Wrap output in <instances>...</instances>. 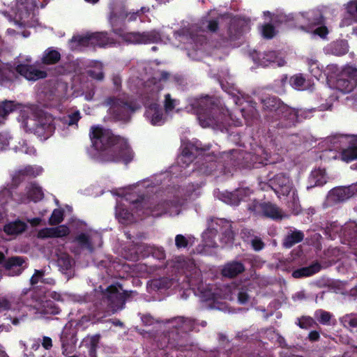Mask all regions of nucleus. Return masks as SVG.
<instances>
[{
    "mask_svg": "<svg viewBox=\"0 0 357 357\" xmlns=\"http://www.w3.org/2000/svg\"><path fill=\"white\" fill-rule=\"evenodd\" d=\"M89 137L94 149L100 153L106 162L128 165L134 158V152L126 139L114 135L112 130L100 126H93Z\"/></svg>",
    "mask_w": 357,
    "mask_h": 357,
    "instance_id": "1",
    "label": "nucleus"
},
{
    "mask_svg": "<svg viewBox=\"0 0 357 357\" xmlns=\"http://www.w3.org/2000/svg\"><path fill=\"white\" fill-rule=\"evenodd\" d=\"M192 106L196 110L197 119L203 128L220 129L228 122L227 110L215 97L205 96L196 98Z\"/></svg>",
    "mask_w": 357,
    "mask_h": 357,
    "instance_id": "2",
    "label": "nucleus"
},
{
    "mask_svg": "<svg viewBox=\"0 0 357 357\" xmlns=\"http://www.w3.org/2000/svg\"><path fill=\"white\" fill-rule=\"evenodd\" d=\"M222 158L225 160V168H260L270 163L268 153L261 146L254 152L233 149L224 153Z\"/></svg>",
    "mask_w": 357,
    "mask_h": 357,
    "instance_id": "3",
    "label": "nucleus"
},
{
    "mask_svg": "<svg viewBox=\"0 0 357 357\" xmlns=\"http://www.w3.org/2000/svg\"><path fill=\"white\" fill-rule=\"evenodd\" d=\"M96 315L105 317L114 314L124 307V301L114 285L109 286L100 294L94 303Z\"/></svg>",
    "mask_w": 357,
    "mask_h": 357,
    "instance_id": "4",
    "label": "nucleus"
},
{
    "mask_svg": "<svg viewBox=\"0 0 357 357\" xmlns=\"http://www.w3.org/2000/svg\"><path fill=\"white\" fill-rule=\"evenodd\" d=\"M24 126L26 132L33 133L41 139H48L55 130L52 116L43 112L34 115V118L27 117L24 120Z\"/></svg>",
    "mask_w": 357,
    "mask_h": 357,
    "instance_id": "5",
    "label": "nucleus"
},
{
    "mask_svg": "<svg viewBox=\"0 0 357 357\" xmlns=\"http://www.w3.org/2000/svg\"><path fill=\"white\" fill-rule=\"evenodd\" d=\"M158 346L162 349L167 348L183 352L191 350L192 344L189 334L183 335L176 331H169L161 336V341Z\"/></svg>",
    "mask_w": 357,
    "mask_h": 357,
    "instance_id": "6",
    "label": "nucleus"
},
{
    "mask_svg": "<svg viewBox=\"0 0 357 357\" xmlns=\"http://www.w3.org/2000/svg\"><path fill=\"white\" fill-rule=\"evenodd\" d=\"M108 103L110 105L112 114L119 121H129L131 114L139 109L135 102L123 98H109Z\"/></svg>",
    "mask_w": 357,
    "mask_h": 357,
    "instance_id": "7",
    "label": "nucleus"
},
{
    "mask_svg": "<svg viewBox=\"0 0 357 357\" xmlns=\"http://www.w3.org/2000/svg\"><path fill=\"white\" fill-rule=\"evenodd\" d=\"M158 93H156L151 100H146L144 101L146 108L144 116L151 124L155 126L163 125L167 120V117L164 115L162 109L158 103Z\"/></svg>",
    "mask_w": 357,
    "mask_h": 357,
    "instance_id": "8",
    "label": "nucleus"
},
{
    "mask_svg": "<svg viewBox=\"0 0 357 357\" xmlns=\"http://www.w3.org/2000/svg\"><path fill=\"white\" fill-rule=\"evenodd\" d=\"M248 208L255 215H261L274 220H280L282 218L280 208L271 202H259L254 200L248 205Z\"/></svg>",
    "mask_w": 357,
    "mask_h": 357,
    "instance_id": "9",
    "label": "nucleus"
},
{
    "mask_svg": "<svg viewBox=\"0 0 357 357\" xmlns=\"http://www.w3.org/2000/svg\"><path fill=\"white\" fill-rule=\"evenodd\" d=\"M27 258L22 256L8 257L3 264V268L9 276H18L27 268Z\"/></svg>",
    "mask_w": 357,
    "mask_h": 357,
    "instance_id": "10",
    "label": "nucleus"
},
{
    "mask_svg": "<svg viewBox=\"0 0 357 357\" xmlns=\"http://www.w3.org/2000/svg\"><path fill=\"white\" fill-rule=\"evenodd\" d=\"M296 116V109L285 104L275 117V120L278 121L276 126L279 128H288L295 126L297 123Z\"/></svg>",
    "mask_w": 357,
    "mask_h": 357,
    "instance_id": "11",
    "label": "nucleus"
},
{
    "mask_svg": "<svg viewBox=\"0 0 357 357\" xmlns=\"http://www.w3.org/2000/svg\"><path fill=\"white\" fill-rule=\"evenodd\" d=\"M269 182L275 193L283 196H288L294 189L292 181L284 173L275 175Z\"/></svg>",
    "mask_w": 357,
    "mask_h": 357,
    "instance_id": "12",
    "label": "nucleus"
},
{
    "mask_svg": "<svg viewBox=\"0 0 357 357\" xmlns=\"http://www.w3.org/2000/svg\"><path fill=\"white\" fill-rule=\"evenodd\" d=\"M215 227H212L216 233H220V241L224 244H232L234 241L235 234L232 230L231 224L225 219H215Z\"/></svg>",
    "mask_w": 357,
    "mask_h": 357,
    "instance_id": "13",
    "label": "nucleus"
},
{
    "mask_svg": "<svg viewBox=\"0 0 357 357\" xmlns=\"http://www.w3.org/2000/svg\"><path fill=\"white\" fill-rule=\"evenodd\" d=\"M158 38V35L154 32H127L123 36L125 42L134 45L153 43Z\"/></svg>",
    "mask_w": 357,
    "mask_h": 357,
    "instance_id": "14",
    "label": "nucleus"
},
{
    "mask_svg": "<svg viewBox=\"0 0 357 357\" xmlns=\"http://www.w3.org/2000/svg\"><path fill=\"white\" fill-rule=\"evenodd\" d=\"M357 196V184L333 188L329 197L335 203L343 202L349 198Z\"/></svg>",
    "mask_w": 357,
    "mask_h": 357,
    "instance_id": "15",
    "label": "nucleus"
},
{
    "mask_svg": "<svg viewBox=\"0 0 357 357\" xmlns=\"http://www.w3.org/2000/svg\"><path fill=\"white\" fill-rule=\"evenodd\" d=\"M77 330L72 325H66L61 332L60 341L61 344L62 354L66 355L70 347L76 344Z\"/></svg>",
    "mask_w": 357,
    "mask_h": 357,
    "instance_id": "16",
    "label": "nucleus"
},
{
    "mask_svg": "<svg viewBox=\"0 0 357 357\" xmlns=\"http://www.w3.org/2000/svg\"><path fill=\"white\" fill-rule=\"evenodd\" d=\"M172 324V328L170 331H176L180 334L187 333L192 331L195 328V320L191 318L184 317H174L169 321Z\"/></svg>",
    "mask_w": 357,
    "mask_h": 357,
    "instance_id": "17",
    "label": "nucleus"
},
{
    "mask_svg": "<svg viewBox=\"0 0 357 357\" xmlns=\"http://www.w3.org/2000/svg\"><path fill=\"white\" fill-rule=\"evenodd\" d=\"M209 149L199 148L194 144H189L185 146L181 152V154L178 158V163L182 166H188L195 158L201 154L203 151Z\"/></svg>",
    "mask_w": 357,
    "mask_h": 357,
    "instance_id": "18",
    "label": "nucleus"
},
{
    "mask_svg": "<svg viewBox=\"0 0 357 357\" xmlns=\"http://www.w3.org/2000/svg\"><path fill=\"white\" fill-rule=\"evenodd\" d=\"M17 75L23 76L28 80L36 81L47 77V73L37 69L35 66L28 64H19L16 66Z\"/></svg>",
    "mask_w": 357,
    "mask_h": 357,
    "instance_id": "19",
    "label": "nucleus"
},
{
    "mask_svg": "<svg viewBox=\"0 0 357 357\" xmlns=\"http://www.w3.org/2000/svg\"><path fill=\"white\" fill-rule=\"evenodd\" d=\"M144 213L146 215L159 217L168 211L170 204L167 200H161L160 202H152L149 206H146V204L144 203Z\"/></svg>",
    "mask_w": 357,
    "mask_h": 357,
    "instance_id": "20",
    "label": "nucleus"
},
{
    "mask_svg": "<svg viewBox=\"0 0 357 357\" xmlns=\"http://www.w3.org/2000/svg\"><path fill=\"white\" fill-rule=\"evenodd\" d=\"M303 17L306 18L307 24L306 26H301L300 29L306 32H311L314 26L324 24V17L319 10H310Z\"/></svg>",
    "mask_w": 357,
    "mask_h": 357,
    "instance_id": "21",
    "label": "nucleus"
},
{
    "mask_svg": "<svg viewBox=\"0 0 357 357\" xmlns=\"http://www.w3.org/2000/svg\"><path fill=\"white\" fill-rule=\"evenodd\" d=\"M264 110L271 113L273 119L285 105L279 98L273 96H266L261 100Z\"/></svg>",
    "mask_w": 357,
    "mask_h": 357,
    "instance_id": "22",
    "label": "nucleus"
},
{
    "mask_svg": "<svg viewBox=\"0 0 357 357\" xmlns=\"http://www.w3.org/2000/svg\"><path fill=\"white\" fill-rule=\"evenodd\" d=\"M245 271V266L243 263L233 261L225 265L222 270V275L224 277L234 278Z\"/></svg>",
    "mask_w": 357,
    "mask_h": 357,
    "instance_id": "23",
    "label": "nucleus"
},
{
    "mask_svg": "<svg viewBox=\"0 0 357 357\" xmlns=\"http://www.w3.org/2000/svg\"><path fill=\"white\" fill-rule=\"evenodd\" d=\"M27 227L25 222L18 219L6 224L3 226V231L9 236H17L24 232Z\"/></svg>",
    "mask_w": 357,
    "mask_h": 357,
    "instance_id": "24",
    "label": "nucleus"
},
{
    "mask_svg": "<svg viewBox=\"0 0 357 357\" xmlns=\"http://www.w3.org/2000/svg\"><path fill=\"white\" fill-rule=\"evenodd\" d=\"M321 268V266L319 262H314L308 266L297 268L294 270L291 275L294 278H302L310 277L318 273Z\"/></svg>",
    "mask_w": 357,
    "mask_h": 357,
    "instance_id": "25",
    "label": "nucleus"
},
{
    "mask_svg": "<svg viewBox=\"0 0 357 357\" xmlns=\"http://www.w3.org/2000/svg\"><path fill=\"white\" fill-rule=\"evenodd\" d=\"M6 197V198L2 201L3 204L7 203L9 199H13L18 204H26L29 202L27 192L13 193L10 189L4 188L0 192V197Z\"/></svg>",
    "mask_w": 357,
    "mask_h": 357,
    "instance_id": "26",
    "label": "nucleus"
},
{
    "mask_svg": "<svg viewBox=\"0 0 357 357\" xmlns=\"http://www.w3.org/2000/svg\"><path fill=\"white\" fill-rule=\"evenodd\" d=\"M305 237L304 233L301 230H294L289 232L282 241V246L285 248H291L294 245L301 243Z\"/></svg>",
    "mask_w": 357,
    "mask_h": 357,
    "instance_id": "27",
    "label": "nucleus"
},
{
    "mask_svg": "<svg viewBox=\"0 0 357 357\" xmlns=\"http://www.w3.org/2000/svg\"><path fill=\"white\" fill-rule=\"evenodd\" d=\"M326 183L325 172L320 169H315L310 174L307 189L310 190L316 186H322Z\"/></svg>",
    "mask_w": 357,
    "mask_h": 357,
    "instance_id": "28",
    "label": "nucleus"
},
{
    "mask_svg": "<svg viewBox=\"0 0 357 357\" xmlns=\"http://www.w3.org/2000/svg\"><path fill=\"white\" fill-rule=\"evenodd\" d=\"M18 78L16 67L10 64L0 66V82H13Z\"/></svg>",
    "mask_w": 357,
    "mask_h": 357,
    "instance_id": "29",
    "label": "nucleus"
},
{
    "mask_svg": "<svg viewBox=\"0 0 357 357\" xmlns=\"http://www.w3.org/2000/svg\"><path fill=\"white\" fill-rule=\"evenodd\" d=\"M38 173L36 172L32 166H26L22 169L16 171L13 176V183L16 185H19L26 176L36 177Z\"/></svg>",
    "mask_w": 357,
    "mask_h": 357,
    "instance_id": "30",
    "label": "nucleus"
},
{
    "mask_svg": "<svg viewBox=\"0 0 357 357\" xmlns=\"http://www.w3.org/2000/svg\"><path fill=\"white\" fill-rule=\"evenodd\" d=\"M70 42L72 44L71 47L73 50H79L82 47H92L91 33H87L84 36H73Z\"/></svg>",
    "mask_w": 357,
    "mask_h": 357,
    "instance_id": "31",
    "label": "nucleus"
},
{
    "mask_svg": "<svg viewBox=\"0 0 357 357\" xmlns=\"http://www.w3.org/2000/svg\"><path fill=\"white\" fill-rule=\"evenodd\" d=\"M29 201L35 203L41 201L44 198V193L41 187L36 183H31L26 187Z\"/></svg>",
    "mask_w": 357,
    "mask_h": 357,
    "instance_id": "32",
    "label": "nucleus"
},
{
    "mask_svg": "<svg viewBox=\"0 0 357 357\" xmlns=\"http://www.w3.org/2000/svg\"><path fill=\"white\" fill-rule=\"evenodd\" d=\"M92 47L96 46L102 47L112 43V39L106 31L91 33Z\"/></svg>",
    "mask_w": 357,
    "mask_h": 357,
    "instance_id": "33",
    "label": "nucleus"
},
{
    "mask_svg": "<svg viewBox=\"0 0 357 357\" xmlns=\"http://www.w3.org/2000/svg\"><path fill=\"white\" fill-rule=\"evenodd\" d=\"M73 241L77 243L82 249H85L91 253L94 251V246L90 236L86 233L82 232L79 234L75 236Z\"/></svg>",
    "mask_w": 357,
    "mask_h": 357,
    "instance_id": "34",
    "label": "nucleus"
},
{
    "mask_svg": "<svg viewBox=\"0 0 357 357\" xmlns=\"http://www.w3.org/2000/svg\"><path fill=\"white\" fill-rule=\"evenodd\" d=\"M61 59V54L52 47L47 48L43 54L42 63L45 65H54Z\"/></svg>",
    "mask_w": 357,
    "mask_h": 357,
    "instance_id": "35",
    "label": "nucleus"
},
{
    "mask_svg": "<svg viewBox=\"0 0 357 357\" xmlns=\"http://www.w3.org/2000/svg\"><path fill=\"white\" fill-rule=\"evenodd\" d=\"M341 159L346 162L357 160V142L350 144L341 151Z\"/></svg>",
    "mask_w": 357,
    "mask_h": 357,
    "instance_id": "36",
    "label": "nucleus"
},
{
    "mask_svg": "<svg viewBox=\"0 0 357 357\" xmlns=\"http://www.w3.org/2000/svg\"><path fill=\"white\" fill-rule=\"evenodd\" d=\"M340 321L346 328H357V313L346 314L340 318Z\"/></svg>",
    "mask_w": 357,
    "mask_h": 357,
    "instance_id": "37",
    "label": "nucleus"
},
{
    "mask_svg": "<svg viewBox=\"0 0 357 357\" xmlns=\"http://www.w3.org/2000/svg\"><path fill=\"white\" fill-rule=\"evenodd\" d=\"M296 324L302 329H309L317 326L315 320L310 316H302L297 318Z\"/></svg>",
    "mask_w": 357,
    "mask_h": 357,
    "instance_id": "38",
    "label": "nucleus"
},
{
    "mask_svg": "<svg viewBox=\"0 0 357 357\" xmlns=\"http://www.w3.org/2000/svg\"><path fill=\"white\" fill-rule=\"evenodd\" d=\"M81 119L80 112L77 110L66 116H64L61 121L63 124L68 125V126H73L75 125L77 127L78 121Z\"/></svg>",
    "mask_w": 357,
    "mask_h": 357,
    "instance_id": "39",
    "label": "nucleus"
},
{
    "mask_svg": "<svg viewBox=\"0 0 357 357\" xmlns=\"http://www.w3.org/2000/svg\"><path fill=\"white\" fill-rule=\"evenodd\" d=\"M17 109L15 101L4 100L0 103V116H5Z\"/></svg>",
    "mask_w": 357,
    "mask_h": 357,
    "instance_id": "40",
    "label": "nucleus"
},
{
    "mask_svg": "<svg viewBox=\"0 0 357 357\" xmlns=\"http://www.w3.org/2000/svg\"><path fill=\"white\" fill-rule=\"evenodd\" d=\"M337 87L344 93H349L354 89V81L347 79H338L337 80Z\"/></svg>",
    "mask_w": 357,
    "mask_h": 357,
    "instance_id": "41",
    "label": "nucleus"
},
{
    "mask_svg": "<svg viewBox=\"0 0 357 357\" xmlns=\"http://www.w3.org/2000/svg\"><path fill=\"white\" fill-rule=\"evenodd\" d=\"M332 53L336 56H342L347 53L348 46L344 41H337L331 45Z\"/></svg>",
    "mask_w": 357,
    "mask_h": 357,
    "instance_id": "42",
    "label": "nucleus"
},
{
    "mask_svg": "<svg viewBox=\"0 0 357 357\" xmlns=\"http://www.w3.org/2000/svg\"><path fill=\"white\" fill-rule=\"evenodd\" d=\"M163 104L165 113L169 114L175 109L177 105L179 104V100L175 98H172L170 93H167L165 95Z\"/></svg>",
    "mask_w": 357,
    "mask_h": 357,
    "instance_id": "43",
    "label": "nucleus"
},
{
    "mask_svg": "<svg viewBox=\"0 0 357 357\" xmlns=\"http://www.w3.org/2000/svg\"><path fill=\"white\" fill-rule=\"evenodd\" d=\"M316 108L311 109H296L297 123L303 121V120L312 118L314 116V113L316 112Z\"/></svg>",
    "mask_w": 357,
    "mask_h": 357,
    "instance_id": "44",
    "label": "nucleus"
},
{
    "mask_svg": "<svg viewBox=\"0 0 357 357\" xmlns=\"http://www.w3.org/2000/svg\"><path fill=\"white\" fill-rule=\"evenodd\" d=\"M64 211L61 208H55L49 218L50 225L54 226L60 224L63 220Z\"/></svg>",
    "mask_w": 357,
    "mask_h": 357,
    "instance_id": "45",
    "label": "nucleus"
},
{
    "mask_svg": "<svg viewBox=\"0 0 357 357\" xmlns=\"http://www.w3.org/2000/svg\"><path fill=\"white\" fill-rule=\"evenodd\" d=\"M242 34L241 29L234 22H231L227 30L228 40L234 41L240 38Z\"/></svg>",
    "mask_w": 357,
    "mask_h": 357,
    "instance_id": "46",
    "label": "nucleus"
},
{
    "mask_svg": "<svg viewBox=\"0 0 357 357\" xmlns=\"http://www.w3.org/2000/svg\"><path fill=\"white\" fill-rule=\"evenodd\" d=\"M305 78L301 74L292 76L289 80L291 86L297 90H303L305 87Z\"/></svg>",
    "mask_w": 357,
    "mask_h": 357,
    "instance_id": "47",
    "label": "nucleus"
},
{
    "mask_svg": "<svg viewBox=\"0 0 357 357\" xmlns=\"http://www.w3.org/2000/svg\"><path fill=\"white\" fill-rule=\"evenodd\" d=\"M276 54L274 51L265 52L259 57V62L261 66H267L268 64L275 62Z\"/></svg>",
    "mask_w": 357,
    "mask_h": 357,
    "instance_id": "48",
    "label": "nucleus"
},
{
    "mask_svg": "<svg viewBox=\"0 0 357 357\" xmlns=\"http://www.w3.org/2000/svg\"><path fill=\"white\" fill-rule=\"evenodd\" d=\"M314 316L321 324L330 325V321L332 317L330 312L323 310H319L315 312Z\"/></svg>",
    "mask_w": 357,
    "mask_h": 357,
    "instance_id": "49",
    "label": "nucleus"
},
{
    "mask_svg": "<svg viewBox=\"0 0 357 357\" xmlns=\"http://www.w3.org/2000/svg\"><path fill=\"white\" fill-rule=\"evenodd\" d=\"M308 69L312 76L318 79L321 75V70L318 65V61L312 59H308L307 61Z\"/></svg>",
    "mask_w": 357,
    "mask_h": 357,
    "instance_id": "50",
    "label": "nucleus"
},
{
    "mask_svg": "<svg viewBox=\"0 0 357 357\" xmlns=\"http://www.w3.org/2000/svg\"><path fill=\"white\" fill-rule=\"evenodd\" d=\"M100 339V335L96 334L94 335L87 337L86 342L89 344V354H96V349Z\"/></svg>",
    "mask_w": 357,
    "mask_h": 357,
    "instance_id": "51",
    "label": "nucleus"
},
{
    "mask_svg": "<svg viewBox=\"0 0 357 357\" xmlns=\"http://www.w3.org/2000/svg\"><path fill=\"white\" fill-rule=\"evenodd\" d=\"M245 190L243 189H238L229 194L230 204L232 205H238V204L244 200L243 194Z\"/></svg>",
    "mask_w": 357,
    "mask_h": 357,
    "instance_id": "52",
    "label": "nucleus"
},
{
    "mask_svg": "<svg viewBox=\"0 0 357 357\" xmlns=\"http://www.w3.org/2000/svg\"><path fill=\"white\" fill-rule=\"evenodd\" d=\"M261 34L264 38H273L275 35V26L270 23L265 24L264 25L262 26Z\"/></svg>",
    "mask_w": 357,
    "mask_h": 357,
    "instance_id": "53",
    "label": "nucleus"
},
{
    "mask_svg": "<svg viewBox=\"0 0 357 357\" xmlns=\"http://www.w3.org/2000/svg\"><path fill=\"white\" fill-rule=\"evenodd\" d=\"M45 275V271L43 269H35L33 275L30 278V284L33 287L37 284L38 282H42V280H44V277Z\"/></svg>",
    "mask_w": 357,
    "mask_h": 357,
    "instance_id": "54",
    "label": "nucleus"
},
{
    "mask_svg": "<svg viewBox=\"0 0 357 357\" xmlns=\"http://www.w3.org/2000/svg\"><path fill=\"white\" fill-rule=\"evenodd\" d=\"M59 266L64 271H69L72 267V259L69 255H61L58 258Z\"/></svg>",
    "mask_w": 357,
    "mask_h": 357,
    "instance_id": "55",
    "label": "nucleus"
},
{
    "mask_svg": "<svg viewBox=\"0 0 357 357\" xmlns=\"http://www.w3.org/2000/svg\"><path fill=\"white\" fill-rule=\"evenodd\" d=\"M12 303L10 296L8 295H0V312L10 310Z\"/></svg>",
    "mask_w": 357,
    "mask_h": 357,
    "instance_id": "56",
    "label": "nucleus"
},
{
    "mask_svg": "<svg viewBox=\"0 0 357 357\" xmlns=\"http://www.w3.org/2000/svg\"><path fill=\"white\" fill-rule=\"evenodd\" d=\"M70 233L69 228L66 225H60L53 227L54 238H61L68 236Z\"/></svg>",
    "mask_w": 357,
    "mask_h": 357,
    "instance_id": "57",
    "label": "nucleus"
},
{
    "mask_svg": "<svg viewBox=\"0 0 357 357\" xmlns=\"http://www.w3.org/2000/svg\"><path fill=\"white\" fill-rule=\"evenodd\" d=\"M116 17V14L114 12L111 13L109 21L112 26V31L123 40V36L126 35L127 32H125L122 28H114Z\"/></svg>",
    "mask_w": 357,
    "mask_h": 357,
    "instance_id": "58",
    "label": "nucleus"
},
{
    "mask_svg": "<svg viewBox=\"0 0 357 357\" xmlns=\"http://www.w3.org/2000/svg\"><path fill=\"white\" fill-rule=\"evenodd\" d=\"M345 235L349 241L357 245V225H354L345 230Z\"/></svg>",
    "mask_w": 357,
    "mask_h": 357,
    "instance_id": "59",
    "label": "nucleus"
},
{
    "mask_svg": "<svg viewBox=\"0 0 357 357\" xmlns=\"http://www.w3.org/2000/svg\"><path fill=\"white\" fill-rule=\"evenodd\" d=\"M241 236L244 242L250 243L256 236L254 230L248 228H243L241 231Z\"/></svg>",
    "mask_w": 357,
    "mask_h": 357,
    "instance_id": "60",
    "label": "nucleus"
},
{
    "mask_svg": "<svg viewBox=\"0 0 357 357\" xmlns=\"http://www.w3.org/2000/svg\"><path fill=\"white\" fill-rule=\"evenodd\" d=\"M87 75L91 78L97 81H102L105 77V74L102 70H88Z\"/></svg>",
    "mask_w": 357,
    "mask_h": 357,
    "instance_id": "61",
    "label": "nucleus"
},
{
    "mask_svg": "<svg viewBox=\"0 0 357 357\" xmlns=\"http://www.w3.org/2000/svg\"><path fill=\"white\" fill-rule=\"evenodd\" d=\"M250 243L252 249L255 251H260L265 247V243L263 242L262 239L257 236L252 239Z\"/></svg>",
    "mask_w": 357,
    "mask_h": 357,
    "instance_id": "62",
    "label": "nucleus"
},
{
    "mask_svg": "<svg viewBox=\"0 0 357 357\" xmlns=\"http://www.w3.org/2000/svg\"><path fill=\"white\" fill-rule=\"evenodd\" d=\"M175 245L178 249L185 248L188 245V241L183 235L177 234L175 237Z\"/></svg>",
    "mask_w": 357,
    "mask_h": 357,
    "instance_id": "63",
    "label": "nucleus"
},
{
    "mask_svg": "<svg viewBox=\"0 0 357 357\" xmlns=\"http://www.w3.org/2000/svg\"><path fill=\"white\" fill-rule=\"evenodd\" d=\"M237 298H238V302L241 305L246 304L250 299V296L247 292V290H245L244 289H241L238 291Z\"/></svg>",
    "mask_w": 357,
    "mask_h": 357,
    "instance_id": "64",
    "label": "nucleus"
}]
</instances>
